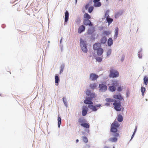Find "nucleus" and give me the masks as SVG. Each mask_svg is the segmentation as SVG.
<instances>
[{"mask_svg":"<svg viewBox=\"0 0 148 148\" xmlns=\"http://www.w3.org/2000/svg\"><path fill=\"white\" fill-rule=\"evenodd\" d=\"M106 101L108 102H111L114 101L113 105L114 106V108L116 111H120L121 110V104L120 102H118L116 100L114 101L113 99L108 98L106 99Z\"/></svg>","mask_w":148,"mask_h":148,"instance_id":"nucleus-1","label":"nucleus"},{"mask_svg":"<svg viewBox=\"0 0 148 148\" xmlns=\"http://www.w3.org/2000/svg\"><path fill=\"white\" fill-rule=\"evenodd\" d=\"M119 124L117 121H114L111 126L110 131L112 134L117 133V128L119 126Z\"/></svg>","mask_w":148,"mask_h":148,"instance_id":"nucleus-2","label":"nucleus"},{"mask_svg":"<svg viewBox=\"0 0 148 148\" xmlns=\"http://www.w3.org/2000/svg\"><path fill=\"white\" fill-rule=\"evenodd\" d=\"M80 47L82 51L85 53H87V49L86 45V42L82 40L81 38L80 39Z\"/></svg>","mask_w":148,"mask_h":148,"instance_id":"nucleus-3","label":"nucleus"},{"mask_svg":"<svg viewBox=\"0 0 148 148\" xmlns=\"http://www.w3.org/2000/svg\"><path fill=\"white\" fill-rule=\"evenodd\" d=\"M119 75L118 72L116 70L111 69L110 70L109 76L110 77H116L119 76Z\"/></svg>","mask_w":148,"mask_h":148,"instance_id":"nucleus-4","label":"nucleus"},{"mask_svg":"<svg viewBox=\"0 0 148 148\" xmlns=\"http://www.w3.org/2000/svg\"><path fill=\"white\" fill-rule=\"evenodd\" d=\"M112 135L114 137L109 138V141L111 142H116L117 140V137L119 136V134L118 133H115L112 134Z\"/></svg>","mask_w":148,"mask_h":148,"instance_id":"nucleus-5","label":"nucleus"},{"mask_svg":"<svg viewBox=\"0 0 148 148\" xmlns=\"http://www.w3.org/2000/svg\"><path fill=\"white\" fill-rule=\"evenodd\" d=\"M101 106V104H97L95 106H93L92 105H89L88 106V107L91 109L92 111H96L98 108H99Z\"/></svg>","mask_w":148,"mask_h":148,"instance_id":"nucleus-6","label":"nucleus"},{"mask_svg":"<svg viewBox=\"0 0 148 148\" xmlns=\"http://www.w3.org/2000/svg\"><path fill=\"white\" fill-rule=\"evenodd\" d=\"M99 87L100 88L99 91L101 92H105L107 90V86L103 84H100Z\"/></svg>","mask_w":148,"mask_h":148,"instance_id":"nucleus-7","label":"nucleus"},{"mask_svg":"<svg viewBox=\"0 0 148 148\" xmlns=\"http://www.w3.org/2000/svg\"><path fill=\"white\" fill-rule=\"evenodd\" d=\"M84 24L85 25L89 26H92V24L89 19H84L83 21Z\"/></svg>","mask_w":148,"mask_h":148,"instance_id":"nucleus-8","label":"nucleus"},{"mask_svg":"<svg viewBox=\"0 0 148 148\" xmlns=\"http://www.w3.org/2000/svg\"><path fill=\"white\" fill-rule=\"evenodd\" d=\"M90 26V27L88 28L87 33L88 34H91L94 33L95 28L93 25Z\"/></svg>","mask_w":148,"mask_h":148,"instance_id":"nucleus-9","label":"nucleus"},{"mask_svg":"<svg viewBox=\"0 0 148 148\" xmlns=\"http://www.w3.org/2000/svg\"><path fill=\"white\" fill-rule=\"evenodd\" d=\"M88 110V108L87 107L85 106H84L82 108V112L83 116H84L86 114Z\"/></svg>","mask_w":148,"mask_h":148,"instance_id":"nucleus-10","label":"nucleus"},{"mask_svg":"<svg viewBox=\"0 0 148 148\" xmlns=\"http://www.w3.org/2000/svg\"><path fill=\"white\" fill-rule=\"evenodd\" d=\"M113 97L114 99H119V101L124 100L123 98L120 94L117 95H113Z\"/></svg>","mask_w":148,"mask_h":148,"instance_id":"nucleus-11","label":"nucleus"},{"mask_svg":"<svg viewBox=\"0 0 148 148\" xmlns=\"http://www.w3.org/2000/svg\"><path fill=\"white\" fill-rule=\"evenodd\" d=\"M98 77V76L96 74L94 73L90 74V79L92 80H94L97 79Z\"/></svg>","mask_w":148,"mask_h":148,"instance_id":"nucleus-12","label":"nucleus"},{"mask_svg":"<svg viewBox=\"0 0 148 148\" xmlns=\"http://www.w3.org/2000/svg\"><path fill=\"white\" fill-rule=\"evenodd\" d=\"M85 29V26L83 25L80 26L78 29V32L79 34H81L82 32L84 31Z\"/></svg>","mask_w":148,"mask_h":148,"instance_id":"nucleus-13","label":"nucleus"},{"mask_svg":"<svg viewBox=\"0 0 148 148\" xmlns=\"http://www.w3.org/2000/svg\"><path fill=\"white\" fill-rule=\"evenodd\" d=\"M101 44L99 43H97L93 45V48L94 50H97L100 48Z\"/></svg>","mask_w":148,"mask_h":148,"instance_id":"nucleus-14","label":"nucleus"},{"mask_svg":"<svg viewBox=\"0 0 148 148\" xmlns=\"http://www.w3.org/2000/svg\"><path fill=\"white\" fill-rule=\"evenodd\" d=\"M100 0H94V6L95 7H99L101 6V3L99 2Z\"/></svg>","mask_w":148,"mask_h":148,"instance_id":"nucleus-15","label":"nucleus"},{"mask_svg":"<svg viewBox=\"0 0 148 148\" xmlns=\"http://www.w3.org/2000/svg\"><path fill=\"white\" fill-rule=\"evenodd\" d=\"M118 32H119V28L118 27H116V28L114 32V40L116 39L117 37H118Z\"/></svg>","mask_w":148,"mask_h":148,"instance_id":"nucleus-16","label":"nucleus"},{"mask_svg":"<svg viewBox=\"0 0 148 148\" xmlns=\"http://www.w3.org/2000/svg\"><path fill=\"white\" fill-rule=\"evenodd\" d=\"M97 50V54L98 56H101L103 52V49L102 48H100Z\"/></svg>","mask_w":148,"mask_h":148,"instance_id":"nucleus-17","label":"nucleus"},{"mask_svg":"<svg viewBox=\"0 0 148 148\" xmlns=\"http://www.w3.org/2000/svg\"><path fill=\"white\" fill-rule=\"evenodd\" d=\"M69 17V13L68 11L66 10L65 12V22H66L68 20Z\"/></svg>","mask_w":148,"mask_h":148,"instance_id":"nucleus-18","label":"nucleus"},{"mask_svg":"<svg viewBox=\"0 0 148 148\" xmlns=\"http://www.w3.org/2000/svg\"><path fill=\"white\" fill-rule=\"evenodd\" d=\"M81 126L83 127H84L86 128H88L90 127L89 124V123H81L80 124Z\"/></svg>","mask_w":148,"mask_h":148,"instance_id":"nucleus-19","label":"nucleus"},{"mask_svg":"<svg viewBox=\"0 0 148 148\" xmlns=\"http://www.w3.org/2000/svg\"><path fill=\"white\" fill-rule=\"evenodd\" d=\"M84 17L85 19H89L91 18V16L87 13H85L84 15Z\"/></svg>","mask_w":148,"mask_h":148,"instance_id":"nucleus-20","label":"nucleus"},{"mask_svg":"<svg viewBox=\"0 0 148 148\" xmlns=\"http://www.w3.org/2000/svg\"><path fill=\"white\" fill-rule=\"evenodd\" d=\"M113 43L112 39L111 38H109L108 40V44L109 46H111Z\"/></svg>","mask_w":148,"mask_h":148,"instance_id":"nucleus-21","label":"nucleus"},{"mask_svg":"<svg viewBox=\"0 0 148 148\" xmlns=\"http://www.w3.org/2000/svg\"><path fill=\"white\" fill-rule=\"evenodd\" d=\"M107 41V39L106 37L104 36L101 38L100 40V42L101 43L105 44L106 43Z\"/></svg>","mask_w":148,"mask_h":148,"instance_id":"nucleus-22","label":"nucleus"},{"mask_svg":"<svg viewBox=\"0 0 148 148\" xmlns=\"http://www.w3.org/2000/svg\"><path fill=\"white\" fill-rule=\"evenodd\" d=\"M97 86V85L96 83L92 84H90V87L91 89H94L96 88Z\"/></svg>","mask_w":148,"mask_h":148,"instance_id":"nucleus-23","label":"nucleus"},{"mask_svg":"<svg viewBox=\"0 0 148 148\" xmlns=\"http://www.w3.org/2000/svg\"><path fill=\"white\" fill-rule=\"evenodd\" d=\"M84 103L86 104H89L90 105H92L93 102L89 100H86L84 101Z\"/></svg>","mask_w":148,"mask_h":148,"instance_id":"nucleus-24","label":"nucleus"},{"mask_svg":"<svg viewBox=\"0 0 148 148\" xmlns=\"http://www.w3.org/2000/svg\"><path fill=\"white\" fill-rule=\"evenodd\" d=\"M78 122L79 123H83L86 122V120L84 119L80 118L78 120Z\"/></svg>","mask_w":148,"mask_h":148,"instance_id":"nucleus-25","label":"nucleus"},{"mask_svg":"<svg viewBox=\"0 0 148 148\" xmlns=\"http://www.w3.org/2000/svg\"><path fill=\"white\" fill-rule=\"evenodd\" d=\"M109 90L111 92H114L115 91L116 87L113 86H110L109 87Z\"/></svg>","mask_w":148,"mask_h":148,"instance_id":"nucleus-26","label":"nucleus"},{"mask_svg":"<svg viewBox=\"0 0 148 148\" xmlns=\"http://www.w3.org/2000/svg\"><path fill=\"white\" fill-rule=\"evenodd\" d=\"M112 86L116 87L119 85L118 82L117 81L114 80L112 81Z\"/></svg>","mask_w":148,"mask_h":148,"instance_id":"nucleus-27","label":"nucleus"},{"mask_svg":"<svg viewBox=\"0 0 148 148\" xmlns=\"http://www.w3.org/2000/svg\"><path fill=\"white\" fill-rule=\"evenodd\" d=\"M90 98H88L90 100L92 99L93 98H95L96 96L95 93L94 92H92L90 95Z\"/></svg>","mask_w":148,"mask_h":148,"instance_id":"nucleus-28","label":"nucleus"},{"mask_svg":"<svg viewBox=\"0 0 148 148\" xmlns=\"http://www.w3.org/2000/svg\"><path fill=\"white\" fill-rule=\"evenodd\" d=\"M148 82V77L145 76L144 78V84L145 85H147Z\"/></svg>","mask_w":148,"mask_h":148,"instance_id":"nucleus-29","label":"nucleus"},{"mask_svg":"<svg viewBox=\"0 0 148 148\" xmlns=\"http://www.w3.org/2000/svg\"><path fill=\"white\" fill-rule=\"evenodd\" d=\"M117 120L119 122H121L123 121V117L121 114H119L117 117Z\"/></svg>","mask_w":148,"mask_h":148,"instance_id":"nucleus-30","label":"nucleus"},{"mask_svg":"<svg viewBox=\"0 0 148 148\" xmlns=\"http://www.w3.org/2000/svg\"><path fill=\"white\" fill-rule=\"evenodd\" d=\"M106 20L108 22L109 24H110L113 21V19L110 18L109 17L106 18Z\"/></svg>","mask_w":148,"mask_h":148,"instance_id":"nucleus-31","label":"nucleus"},{"mask_svg":"<svg viewBox=\"0 0 148 148\" xmlns=\"http://www.w3.org/2000/svg\"><path fill=\"white\" fill-rule=\"evenodd\" d=\"M55 83L56 84L58 83L59 80V78L57 75L56 74L55 75Z\"/></svg>","mask_w":148,"mask_h":148,"instance_id":"nucleus-32","label":"nucleus"},{"mask_svg":"<svg viewBox=\"0 0 148 148\" xmlns=\"http://www.w3.org/2000/svg\"><path fill=\"white\" fill-rule=\"evenodd\" d=\"M141 91L142 92V95L143 96L144 95V93L145 91V89L144 87L142 86L141 88Z\"/></svg>","mask_w":148,"mask_h":148,"instance_id":"nucleus-33","label":"nucleus"},{"mask_svg":"<svg viewBox=\"0 0 148 148\" xmlns=\"http://www.w3.org/2000/svg\"><path fill=\"white\" fill-rule=\"evenodd\" d=\"M109 10H107L106 11V12L105 14V18H109Z\"/></svg>","mask_w":148,"mask_h":148,"instance_id":"nucleus-34","label":"nucleus"},{"mask_svg":"<svg viewBox=\"0 0 148 148\" xmlns=\"http://www.w3.org/2000/svg\"><path fill=\"white\" fill-rule=\"evenodd\" d=\"M91 93H92L90 90L88 89L86 90V93L87 96H90Z\"/></svg>","mask_w":148,"mask_h":148,"instance_id":"nucleus-35","label":"nucleus"},{"mask_svg":"<svg viewBox=\"0 0 148 148\" xmlns=\"http://www.w3.org/2000/svg\"><path fill=\"white\" fill-rule=\"evenodd\" d=\"M63 101L65 106L67 107V102L66 101V98H65L64 97H63Z\"/></svg>","mask_w":148,"mask_h":148,"instance_id":"nucleus-36","label":"nucleus"},{"mask_svg":"<svg viewBox=\"0 0 148 148\" xmlns=\"http://www.w3.org/2000/svg\"><path fill=\"white\" fill-rule=\"evenodd\" d=\"M94 7L93 6L90 7L88 9V12L89 13H91L93 11Z\"/></svg>","mask_w":148,"mask_h":148,"instance_id":"nucleus-37","label":"nucleus"},{"mask_svg":"<svg viewBox=\"0 0 148 148\" xmlns=\"http://www.w3.org/2000/svg\"><path fill=\"white\" fill-rule=\"evenodd\" d=\"M58 127H60V125L61 123V119L59 116H58Z\"/></svg>","mask_w":148,"mask_h":148,"instance_id":"nucleus-38","label":"nucleus"},{"mask_svg":"<svg viewBox=\"0 0 148 148\" xmlns=\"http://www.w3.org/2000/svg\"><path fill=\"white\" fill-rule=\"evenodd\" d=\"M82 139L84 142L85 143H87L88 142V139L85 136H84L82 138Z\"/></svg>","mask_w":148,"mask_h":148,"instance_id":"nucleus-39","label":"nucleus"},{"mask_svg":"<svg viewBox=\"0 0 148 148\" xmlns=\"http://www.w3.org/2000/svg\"><path fill=\"white\" fill-rule=\"evenodd\" d=\"M122 12H118L117 13L115 14V18H116L118 17L120 15H121L122 14Z\"/></svg>","mask_w":148,"mask_h":148,"instance_id":"nucleus-40","label":"nucleus"},{"mask_svg":"<svg viewBox=\"0 0 148 148\" xmlns=\"http://www.w3.org/2000/svg\"><path fill=\"white\" fill-rule=\"evenodd\" d=\"M111 49L108 50L107 52V56H109L111 54Z\"/></svg>","mask_w":148,"mask_h":148,"instance_id":"nucleus-41","label":"nucleus"},{"mask_svg":"<svg viewBox=\"0 0 148 148\" xmlns=\"http://www.w3.org/2000/svg\"><path fill=\"white\" fill-rule=\"evenodd\" d=\"M96 60L98 62H101L102 61V59L101 57H97L96 58Z\"/></svg>","mask_w":148,"mask_h":148,"instance_id":"nucleus-42","label":"nucleus"},{"mask_svg":"<svg viewBox=\"0 0 148 148\" xmlns=\"http://www.w3.org/2000/svg\"><path fill=\"white\" fill-rule=\"evenodd\" d=\"M111 34L110 32L109 31H105L104 32V34L107 35H108Z\"/></svg>","mask_w":148,"mask_h":148,"instance_id":"nucleus-43","label":"nucleus"},{"mask_svg":"<svg viewBox=\"0 0 148 148\" xmlns=\"http://www.w3.org/2000/svg\"><path fill=\"white\" fill-rule=\"evenodd\" d=\"M122 90V88L121 87H119L117 88V90L119 92L121 91Z\"/></svg>","mask_w":148,"mask_h":148,"instance_id":"nucleus-44","label":"nucleus"},{"mask_svg":"<svg viewBox=\"0 0 148 148\" xmlns=\"http://www.w3.org/2000/svg\"><path fill=\"white\" fill-rule=\"evenodd\" d=\"M138 56L140 58H141L142 57V53L141 52H139L138 53Z\"/></svg>","mask_w":148,"mask_h":148,"instance_id":"nucleus-45","label":"nucleus"},{"mask_svg":"<svg viewBox=\"0 0 148 148\" xmlns=\"http://www.w3.org/2000/svg\"><path fill=\"white\" fill-rule=\"evenodd\" d=\"M81 20H80V19L79 18L76 20L75 22L76 23H79L81 22Z\"/></svg>","mask_w":148,"mask_h":148,"instance_id":"nucleus-46","label":"nucleus"},{"mask_svg":"<svg viewBox=\"0 0 148 148\" xmlns=\"http://www.w3.org/2000/svg\"><path fill=\"white\" fill-rule=\"evenodd\" d=\"M90 5L89 3L87 4L85 6V9L86 10L88 8L89 6Z\"/></svg>","mask_w":148,"mask_h":148,"instance_id":"nucleus-47","label":"nucleus"},{"mask_svg":"<svg viewBox=\"0 0 148 148\" xmlns=\"http://www.w3.org/2000/svg\"><path fill=\"white\" fill-rule=\"evenodd\" d=\"M90 146L89 145H86L84 147V148H89Z\"/></svg>","mask_w":148,"mask_h":148,"instance_id":"nucleus-48","label":"nucleus"},{"mask_svg":"<svg viewBox=\"0 0 148 148\" xmlns=\"http://www.w3.org/2000/svg\"><path fill=\"white\" fill-rule=\"evenodd\" d=\"M63 68H62L60 70V74H61V73L63 71Z\"/></svg>","mask_w":148,"mask_h":148,"instance_id":"nucleus-49","label":"nucleus"},{"mask_svg":"<svg viewBox=\"0 0 148 148\" xmlns=\"http://www.w3.org/2000/svg\"><path fill=\"white\" fill-rule=\"evenodd\" d=\"M137 127H136L135 129V130H134V134H135L136 131V130H137Z\"/></svg>","mask_w":148,"mask_h":148,"instance_id":"nucleus-50","label":"nucleus"},{"mask_svg":"<svg viewBox=\"0 0 148 148\" xmlns=\"http://www.w3.org/2000/svg\"><path fill=\"white\" fill-rule=\"evenodd\" d=\"M135 134H134V133H133V135H132V136L131 137V139L133 138V137H134V135Z\"/></svg>","mask_w":148,"mask_h":148,"instance_id":"nucleus-51","label":"nucleus"},{"mask_svg":"<svg viewBox=\"0 0 148 148\" xmlns=\"http://www.w3.org/2000/svg\"><path fill=\"white\" fill-rule=\"evenodd\" d=\"M105 105L106 106H108L109 105V104L108 103H105Z\"/></svg>","mask_w":148,"mask_h":148,"instance_id":"nucleus-52","label":"nucleus"},{"mask_svg":"<svg viewBox=\"0 0 148 148\" xmlns=\"http://www.w3.org/2000/svg\"><path fill=\"white\" fill-rule=\"evenodd\" d=\"M104 148H109V147L107 146H105L104 147Z\"/></svg>","mask_w":148,"mask_h":148,"instance_id":"nucleus-53","label":"nucleus"},{"mask_svg":"<svg viewBox=\"0 0 148 148\" xmlns=\"http://www.w3.org/2000/svg\"><path fill=\"white\" fill-rule=\"evenodd\" d=\"M78 141H79V140H78V139H77L76 140V143L78 142Z\"/></svg>","mask_w":148,"mask_h":148,"instance_id":"nucleus-54","label":"nucleus"},{"mask_svg":"<svg viewBox=\"0 0 148 148\" xmlns=\"http://www.w3.org/2000/svg\"><path fill=\"white\" fill-rule=\"evenodd\" d=\"M15 5H16L17 6H19V4H16Z\"/></svg>","mask_w":148,"mask_h":148,"instance_id":"nucleus-55","label":"nucleus"},{"mask_svg":"<svg viewBox=\"0 0 148 148\" xmlns=\"http://www.w3.org/2000/svg\"><path fill=\"white\" fill-rule=\"evenodd\" d=\"M124 58L123 59H122V60H122V62L123 61V60H124Z\"/></svg>","mask_w":148,"mask_h":148,"instance_id":"nucleus-56","label":"nucleus"},{"mask_svg":"<svg viewBox=\"0 0 148 148\" xmlns=\"http://www.w3.org/2000/svg\"><path fill=\"white\" fill-rule=\"evenodd\" d=\"M83 13H84V12H85V11H84V10H83Z\"/></svg>","mask_w":148,"mask_h":148,"instance_id":"nucleus-57","label":"nucleus"},{"mask_svg":"<svg viewBox=\"0 0 148 148\" xmlns=\"http://www.w3.org/2000/svg\"><path fill=\"white\" fill-rule=\"evenodd\" d=\"M77 2V0H76V3Z\"/></svg>","mask_w":148,"mask_h":148,"instance_id":"nucleus-58","label":"nucleus"},{"mask_svg":"<svg viewBox=\"0 0 148 148\" xmlns=\"http://www.w3.org/2000/svg\"><path fill=\"white\" fill-rule=\"evenodd\" d=\"M48 42L49 43V42H50V41H49Z\"/></svg>","mask_w":148,"mask_h":148,"instance_id":"nucleus-59","label":"nucleus"},{"mask_svg":"<svg viewBox=\"0 0 148 148\" xmlns=\"http://www.w3.org/2000/svg\"><path fill=\"white\" fill-rule=\"evenodd\" d=\"M1 96V94H0V96Z\"/></svg>","mask_w":148,"mask_h":148,"instance_id":"nucleus-60","label":"nucleus"},{"mask_svg":"<svg viewBox=\"0 0 148 148\" xmlns=\"http://www.w3.org/2000/svg\"><path fill=\"white\" fill-rule=\"evenodd\" d=\"M113 148H114V147H113Z\"/></svg>","mask_w":148,"mask_h":148,"instance_id":"nucleus-61","label":"nucleus"}]
</instances>
